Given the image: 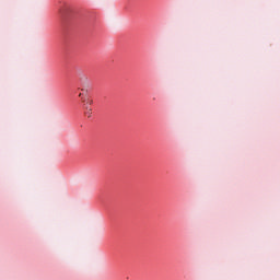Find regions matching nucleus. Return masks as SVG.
Returning a JSON list of instances; mask_svg holds the SVG:
<instances>
[{
  "mask_svg": "<svg viewBox=\"0 0 280 280\" xmlns=\"http://www.w3.org/2000/svg\"><path fill=\"white\" fill-rule=\"evenodd\" d=\"M80 82H81V91L83 93H89L91 89V81H89V78L83 77L80 79Z\"/></svg>",
  "mask_w": 280,
  "mask_h": 280,
  "instance_id": "nucleus-1",
  "label": "nucleus"
},
{
  "mask_svg": "<svg viewBox=\"0 0 280 280\" xmlns=\"http://www.w3.org/2000/svg\"><path fill=\"white\" fill-rule=\"evenodd\" d=\"M85 112L84 115L85 117H91V115H93V109L89 106V105H84Z\"/></svg>",
  "mask_w": 280,
  "mask_h": 280,
  "instance_id": "nucleus-2",
  "label": "nucleus"
},
{
  "mask_svg": "<svg viewBox=\"0 0 280 280\" xmlns=\"http://www.w3.org/2000/svg\"><path fill=\"white\" fill-rule=\"evenodd\" d=\"M93 104V100H90L86 102V104L84 106H91Z\"/></svg>",
  "mask_w": 280,
  "mask_h": 280,
  "instance_id": "nucleus-3",
  "label": "nucleus"
},
{
  "mask_svg": "<svg viewBox=\"0 0 280 280\" xmlns=\"http://www.w3.org/2000/svg\"><path fill=\"white\" fill-rule=\"evenodd\" d=\"M79 97H82V93L79 94Z\"/></svg>",
  "mask_w": 280,
  "mask_h": 280,
  "instance_id": "nucleus-4",
  "label": "nucleus"
}]
</instances>
